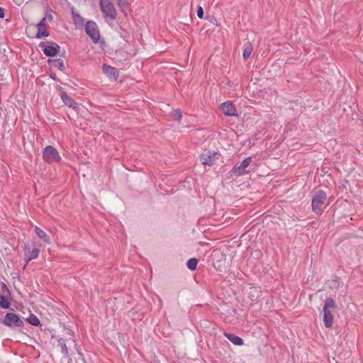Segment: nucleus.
<instances>
[{"mask_svg": "<svg viewBox=\"0 0 363 363\" xmlns=\"http://www.w3.org/2000/svg\"><path fill=\"white\" fill-rule=\"evenodd\" d=\"M45 18H46V19H48L49 21L52 20V16L51 13H47V15Z\"/></svg>", "mask_w": 363, "mask_h": 363, "instance_id": "29", "label": "nucleus"}, {"mask_svg": "<svg viewBox=\"0 0 363 363\" xmlns=\"http://www.w3.org/2000/svg\"><path fill=\"white\" fill-rule=\"evenodd\" d=\"M252 47L251 45H248L247 46L245 47V48L244 49L243 53H242V57H243L244 60H247L249 58V57L250 56V55L252 53Z\"/></svg>", "mask_w": 363, "mask_h": 363, "instance_id": "24", "label": "nucleus"}, {"mask_svg": "<svg viewBox=\"0 0 363 363\" xmlns=\"http://www.w3.org/2000/svg\"><path fill=\"white\" fill-rule=\"evenodd\" d=\"M224 335L228 338V340H229L234 345H238V346L243 345V340L239 336H237L234 334L229 333H225Z\"/></svg>", "mask_w": 363, "mask_h": 363, "instance_id": "15", "label": "nucleus"}, {"mask_svg": "<svg viewBox=\"0 0 363 363\" xmlns=\"http://www.w3.org/2000/svg\"><path fill=\"white\" fill-rule=\"evenodd\" d=\"M38 28V33L36 34L37 38H42L45 37H48L49 35V32L48 31L46 28V26L44 27H37Z\"/></svg>", "mask_w": 363, "mask_h": 363, "instance_id": "19", "label": "nucleus"}, {"mask_svg": "<svg viewBox=\"0 0 363 363\" xmlns=\"http://www.w3.org/2000/svg\"><path fill=\"white\" fill-rule=\"evenodd\" d=\"M100 6L104 16L113 21L116 18V10L109 0H100Z\"/></svg>", "mask_w": 363, "mask_h": 363, "instance_id": "3", "label": "nucleus"}, {"mask_svg": "<svg viewBox=\"0 0 363 363\" xmlns=\"http://www.w3.org/2000/svg\"><path fill=\"white\" fill-rule=\"evenodd\" d=\"M60 97L65 106L72 108L73 109H76L77 108V104L74 100L70 98L66 92L61 91Z\"/></svg>", "mask_w": 363, "mask_h": 363, "instance_id": "12", "label": "nucleus"}, {"mask_svg": "<svg viewBox=\"0 0 363 363\" xmlns=\"http://www.w3.org/2000/svg\"><path fill=\"white\" fill-rule=\"evenodd\" d=\"M102 71L109 78H113L114 79H116L119 76L118 71L116 68L106 64L103 65Z\"/></svg>", "mask_w": 363, "mask_h": 363, "instance_id": "11", "label": "nucleus"}, {"mask_svg": "<svg viewBox=\"0 0 363 363\" xmlns=\"http://www.w3.org/2000/svg\"><path fill=\"white\" fill-rule=\"evenodd\" d=\"M198 264V259L196 258H191L189 259L186 262V266L188 269H189L191 271H194L196 269Z\"/></svg>", "mask_w": 363, "mask_h": 363, "instance_id": "20", "label": "nucleus"}, {"mask_svg": "<svg viewBox=\"0 0 363 363\" xmlns=\"http://www.w3.org/2000/svg\"><path fill=\"white\" fill-rule=\"evenodd\" d=\"M337 306L332 298L325 299L323 305V322L326 328L332 327L333 324V311H335Z\"/></svg>", "mask_w": 363, "mask_h": 363, "instance_id": "1", "label": "nucleus"}, {"mask_svg": "<svg viewBox=\"0 0 363 363\" xmlns=\"http://www.w3.org/2000/svg\"><path fill=\"white\" fill-rule=\"evenodd\" d=\"M85 31L94 43L99 42L100 33L98 26L94 21H89L86 22L85 25Z\"/></svg>", "mask_w": 363, "mask_h": 363, "instance_id": "5", "label": "nucleus"}, {"mask_svg": "<svg viewBox=\"0 0 363 363\" xmlns=\"http://www.w3.org/2000/svg\"><path fill=\"white\" fill-rule=\"evenodd\" d=\"M50 77V78H52L54 80L57 79L56 74L55 73H51Z\"/></svg>", "mask_w": 363, "mask_h": 363, "instance_id": "30", "label": "nucleus"}, {"mask_svg": "<svg viewBox=\"0 0 363 363\" xmlns=\"http://www.w3.org/2000/svg\"><path fill=\"white\" fill-rule=\"evenodd\" d=\"M42 48L44 54L48 57H55L60 50V45L56 43H45L41 42L39 45Z\"/></svg>", "mask_w": 363, "mask_h": 363, "instance_id": "7", "label": "nucleus"}, {"mask_svg": "<svg viewBox=\"0 0 363 363\" xmlns=\"http://www.w3.org/2000/svg\"><path fill=\"white\" fill-rule=\"evenodd\" d=\"M46 18H43L38 24L37 27H44L45 25Z\"/></svg>", "mask_w": 363, "mask_h": 363, "instance_id": "27", "label": "nucleus"}, {"mask_svg": "<svg viewBox=\"0 0 363 363\" xmlns=\"http://www.w3.org/2000/svg\"><path fill=\"white\" fill-rule=\"evenodd\" d=\"M74 23L76 26H82L84 19L79 13H76L73 9L72 11Z\"/></svg>", "mask_w": 363, "mask_h": 363, "instance_id": "16", "label": "nucleus"}, {"mask_svg": "<svg viewBox=\"0 0 363 363\" xmlns=\"http://www.w3.org/2000/svg\"><path fill=\"white\" fill-rule=\"evenodd\" d=\"M25 254H26V260L28 263V262L31 261L32 259H34L38 257L39 255V250L36 247H34L33 250H30V248L28 246L25 247Z\"/></svg>", "mask_w": 363, "mask_h": 363, "instance_id": "13", "label": "nucleus"}, {"mask_svg": "<svg viewBox=\"0 0 363 363\" xmlns=\"http://www.w3.org/2000/svg\"><path fill=\"white\" fill-rule=\"evenodd\" d=\"M35 232L36 233V235L41 239L43 240V241L45 242H46L47 244H50V238L47 235V234L43 230H41L40 228L35 226Z\"/></svg>", "mask_w": 363, "mask_h": 363, "instance_id": "17", "label": "nucleus"}, {"mask_svg": "<svg viewBox=\"0 0 363 363\" xmlns=\"http://www.w3.org/2000/svg\"><path fill=\"white\" fill-rule=\"evenodd\" d=\"M3 323L10 328H22L24 325L23 321L13 313H6Z\"/></svg>", "mask_w": 363, "mask_h": 363, "instance_id": "6", "label": "nucleus"}, {"mask_svg": "<svg viewBox=\"0 0 363 363\" xmlns=\"http://www.w3.org/2000/svg\"><path fill=\"white\" fill-rule=\"evenodd\" d=\"M251 162H252V157H247L240 164H237L236 165H235L232 169V172L236 176L243 175L244 174L247 172L246 169L250 164Z\"/></svg>", "mask_w": 363, "mask_h": 363, "instance_id": "8", "label": "nucleus"}, {"mask_svg": "<svg viewBox=\"0 0 363 363\" xmlns=\"http://www.w3.org/2000/svg\"><path fill=\"white\" fill-rule=\"evenodd\" d=\"M43 160L48 163L57 162L61 160V157L53 146L48 145L44 150L43 152Z\"/></svg>", "mask_w": 363, "mask_h": 363, "instance_id": "4", "label": "nucleus"}, {"mask_svg": "<svg viewBox=\"0 0 363 363\" xmlns=\"http://www.w3.org/2000/svg\"><path fill=\"white\" fill-rule=\"evenodd\" d=\"M118 1V5L121 8V11L125 14L127 15V9H128V2L126 0H117Z\"/></svg>", "mask_w": 363, "mask_h": 363, "instance_id": "22", "label": "nucleus"}, {"mask_svg": "<svg viewBox=\"0 0 363 363\" xmlns=\"http://www.w3.org/2000/svg\"><path fill=\"white\" fill-rule=\"evenodd\" d=\"M172 116V118L176 121H180V120L182 119V113L179 110H175L174 111H173Z\"/></svg>", "mask_w": 363, "mask_h": 363, "instance_id": "25", "label": "nucleus"}, {"mask_svg": "<svg viewBox=\"0 0 363 363\" xmlns=\"http://www.w3.org/2000/svg\"><path fill=\"white\" fill-rule=\"evenodd\" d=\"M257 298V297H256L255 299H252V301H256Z\"/></svg>", "mask_w": 363, "mask_h": 363, "instance_id": "31", "label": "nucleus"}, {"mask_svg": "<svg viewBox=\"0 0 363 363\" xmlns=\"http://www.w3.org/2000/svg\"><path fill=\"white\" fill-rule=\"evenodd\" d=\"M220 108L225 116H235L238 115L235 106L230 101H225L223 103L220 105Z\"/></svg>", "mask_w": 363, "mask_h": 363, "instance_id": "9", "label": "nucleus"}, {"mask_svg": "<svg viewBox=\"0 0 363 363\" xmlns=\"http://www.w3.org/2000/svg\"><path fill=\"white\" fill-rule=\"evenodd\" d=\"M28 322L31 324L32 325H34V326H38V325H40V320L39 319L37 318L36 315H33V314H31L28 318L27 319Z\"/></svg>", "mask_w": 363, "mask_h": 363, "instance_id": "23", "label": "nucleus"}, {"mask_svg": "<svg viewBox=\"0 0 363 363\" xmlns=\"http://www.w3.org/2000/svg\"><path fill=\"white\" fill-rule=\"evenodd\" d=\"M57 89H60V90H62V87L61 86H58Z\"/></svg>", "mask_w": 363, "mask_h": 363, "instance_id": "32", "label": "nucleus"}, {"mask_svg": "<svg viewBox=\"0 0 363 363\" xmlns=\"http://www.w3.org/2000/svg\"><path fill=\"white\" fill-rule=\"evenodd\" d=\"M327 195L322 191H318L312 199V208L316 214H320L327 206Z\"/></svg>", "mask_w": 363, "mask_h": 363, "instance_id": "2", "label": "nucleus"}, {"mask_svg": "<svg viewBox=\"0 0 363 363\" xmlns=\"http://www.w3.org/2000/svg\"><path fill=\"white\" fill-rule=\"evenodd\" d=\"M216 159H218V154L216 152H207L200 156V161L203 164L213 165Z\"/></svg>", "mask_w": 363, "mask_h": 363, "instance_id": "10", "label": "nucleus"}, {"mask_svg": "<svg viewBox=\"0 0 363 363\" xmlns=\"http://www.w3.org/2000/svg\"><path fill=\"white\" fill-rule=\"evenodd\" d=\"M197 16L199 18H203V8L199 6L198 7V9H197Z\"/></svg>", "mask_w": 363, "mask_h": 363, "instance_id": "26", "label": "nucleus"}, {"mask_svg": "<svg viewBox=\"0 0 363 363\" xmlns=\"http://www.w3.org/2000/svg\"><path fill=\"white\" fill-rule=\"evenodd\" d=\"M11 302L9 298L4 296L0 295V307L4 309H8L10 308Z\"/></svg>", "mask_w": 363, "mask_h": 363, "instance_id": "18", "label": "nucleus"}, {"mask_svg": "<svg viewBox=\"0 0 363 363\" xmlns=\"http://www.w3.org/2000/svg\"><path fill=\"white\" fill-rule=\"evenodd\" d=\"M48 64L53 67L57 68L61 71H65V66L64 65V62L62 59H49L48 60Z\"/></svg>", "mask_w": 363, "mask_h": 363, "instance_id": "14", "label": "nucleus"}, {"mask_svg": "<svg viewBox=\"0 0 363 363\" xmlns=\"http://www.w3.org/2000/svg\"><path fill=\"white\" fill-rule=\"evenodd\" d=\"M4 17V9L0 7V18H2Z\"/></svg>", "mask_w": 363, "mask_h": 363, "instance_id": "28", "label": "nucleus"}, {"mask_svg": "<svg viewBox=\"0 0 363 363\" xmlns=\"http://www.w3.org/2000/svg\"><path fill=\"white\" fill-rule=\"evenodd\" d=\"M58 346L61 348L62 352L67 356L68 354V350L64 339L60 338L58 340Z\"/></svg>", "mask_w": 363, "mask_h": 363, "instance_id": "21", "label": "nucleus"}]
</instances>
